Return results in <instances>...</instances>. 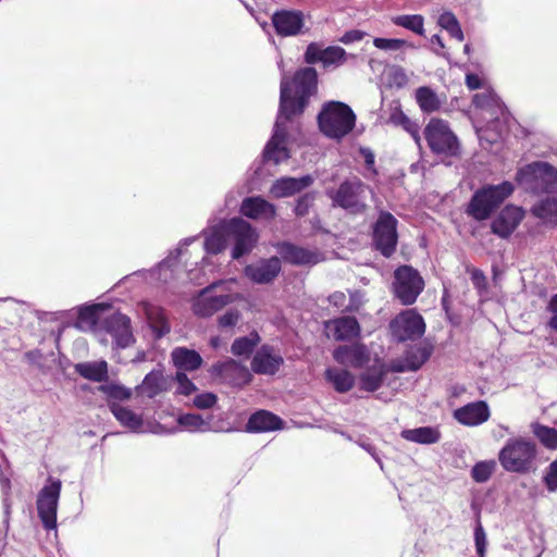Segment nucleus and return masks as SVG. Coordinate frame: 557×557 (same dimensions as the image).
<instances>
[{
  "label": "nucleus",
  "mask_w": 557,
  "mask_h": 557,
  "mask_svg": "<svg viewBox=\"0 0 557 557\" xmlns=\"http://www.w3.org/2000/svg\"><path fill=\"white\" fill-rule=\"evenodd\" d=\"M317 86V72L312 67L299 70L289 84L286 76L281 81L280 111L274 125V132L267 144L263 158L278 164L289 158L287 148L286 125L292 116L300 114L309 97Z\"/></svg>",
  "instance_id": "f257e3e1"
},
{
  "label": "nucleus",
  "mask_w": 557,
  "mask_h": 557,
  "mask_svg": "<svg viewBox=\"0 0 557 557\" xmlns=\"http://www.w3.org/2000/svg\"><path fill=\"white\" fill-rule=\"evenodd\" d=\"M536 445L525 437H511L498 453L500 466L508 472L528 473L533 469Z\"/></svg>",
  "instance_id": "f03ea898"
},
{
  "label": "nucleus",
  "mask_w": 557,
  "mask_h": 557,
  "mask_svg": "<svg viewBox=\"0 0 557 557\" xmlns=\"http://www.w3.org/2000/svg\"><path fill=\"white\" fill-rule=\"evenodd\" d=\"M513 190V184L507 181L497 185H484L473 194L467 213L476 221L487 220Z\"/></svg>",
  "instance_id": "7ed1b4c3"
},
{
  "label": "nucleus",
  "mask_w": 557,
  "mask_h": 557,
  "mask_svg": "<svg viewBox=\"0 0 557 557\" xmlns=\"http://www.w3.org/2000/svg\"><path fill=\"white\" fill-rule=\"evenodd\" d=\"M318 123L325 136L341 139L352 131L356 115L347 104L331 101L323 106L318 116Z\"/></svg>",
  "instance_id": "20e7f679"
},
{
  "label": "nucleus",
  "mask_w": 557,
  "mask_h": 557,
  "mask_svg": "<svg viewBox=\"0 0 557 557\" xmlns=\"http://www.w3.org/2000/svg\"><path fill=\"white\" fill-rule=\"evenodd\" d=\"M517 182L533 191H557V169L546 162H533L517 173Z\"/></svg>",
  "instance_id": "39448f33"
},
{
  "label": "nucleus",
  "mask_w": 557,
  "mask_h": 557,
  "mask_svg": "<svg viewBox=\"0 0 557 557\" xmlns=\"http://www.w3.org/2000/svg\"><path fill=\"white\" fill-rule=\"evenodd\" d=\"M473 104L476 109L486 112L493 120L486 127H481L474 124L482 147L487 148L502 138V132L496 129L497 122L495 120L497 119L498 113L502 112L503 108L496 95L491 90H485L474 95Z\"/></svg>",
  "instance_id": "423d86ee"
},
{
  "label": "nucleus",
  "mask_w": 557,
  "mask_h": 557,
  "mask_svg": "<svg viewBox=\"0 0 557 557\" xmlns=\"http://www.w3.org/2000/svg\"><path fill=\"white\" fill-rule=\"evenodd\" d=\"M424 136L431 150L438 154L456 156L459 143L447 122L431 119L424 129Z\"/></svg>",
  "instance_id": "0eeeda50"
},
{
  "label": "nucleus",
  "mask_w": 557,
  "mask_h": 557,
  "mask_svg": "<svg viewBox=\"0 0 557 557\" xmlns=\"http://www.w3.org/2000/svg\"><path fill=\"white\" fill-rule=\"evenodd\" d=\"M394 293L399 301L412 305L424 288V281L417 270L409 265H403L394 274Z\"/></svg>",
  "instance_id": "6e6552de"
},
{
  "label": "nucleus",
  "mask_w": 557,
  "mask_h": 557,
  "mask_svg": "<svg viewBox=\"0 0 557 557\" xmlns=\"http://www.w3.org/2000/svg\"><path fill=\"white\" fill-rule=\"evenodd\" d=\"M62 483L60 480L49 478L47 484L40 490L37 497L38 516L47 530L57 528V510Z\"/></svg>",
  "instance_id": "1a4fd4ad"
},
{
  "label": "nucleus",
  "mask_w": 557,
  "mask_h": 557,
  "mask_svg": "<svg viewBox=\"0 0 557 557\" xmlns=\"http://www.w3.org/2000/svg\"><path fill=\"white\" fill-rule=\"evenodd\" d=\"M367 194H372V191L360 180L355 178L341 184L334 196V201L339 207L358 213L366 209Z\"/></svg>",
  "instance_id": "9d476101"
},
{
  "label": "nucleus",
  "mask_w": 557,
  "mask_h": 557,
  "mask_svg": "<svg viewBox=\"0 0 557 557\" xmlns=\"http://www.w3.org/2000/svg\"><path fill=\"white\" fill-rule=\"evenodd\" d=\"M230 238L234 240L232 258L238 259L249 253L258 242L257 231L240 218H233L226 222Z\"/></svg>",
  "instance_id": "9b49d317"
},
{
  "label": "nucleus",
  "mask_w": 557,
  "mask_h": 557,
  "mask_svg": "<svg viewBox=\"0 0 557 557\" xmlns=\"http://www.w3.org/2000/svg\"><path fill=\"white\" fill-rule=\"evenodd\" d=\"M110 410L121 425L127 428L132 432L154 434H165L170 432L161 424L150 420H144L140 414L117 403H111Z\"/></svg>",
  "instance_id": "f8f14e48"
},
{
  "label": "nucleus",
  "mask_w": 557,
  "mask_h": 557,
  "mask_svg": "<svg viewBox=\"0 0 557 557\" xmlns=\"http://www.w3.org/2000/svg\"><path fill=\"white\" fill-rule=\"evenodd\" d=\"M391 332L400 342L416 339L425 332L423 318L413 309L404 310L389 324Z\"/></svg>",
  "instance_id": "ddd939ff"
},
{
  "label": "nucleus",
  "mask_w": 557,
  "mask_h": 557,
  "mask_svg": "<svg viewBox=\"0 0 557 557\" xmlns=\"http://www.w3.org/2000/svg\"><path fill=\"white\" fill-rule=\"evenodd\" d=\"M195 238L185 239L175 252H171L170 256L164 259L159 265L150 271H146L145 278L151 284L168 283L174 277L176 272L177 260L184 259V267H188L187 247L194 243Z\"/></svg>",
  "instance_id": "4468645a"
},
{
  "label": "nucleus",
  "mask_w": 557,
  "mask_h": 557,
  "mask_svg": "<svg viewBox=\"0 0 557 557\" xmlns=\"http://www.w3.org/2000/svg\"><path fill=\"white\" fill-rule=\"evenodd\" d=\"M397 220L388 212H381L374 227V243L376 248L389 257L397 245Z\"/></svg>",
  "instance_id": "2eb2a0df"
},
{
  "label": "nucleus",
  "mask_w": 557,
  "mask_h": 557,
  "mask_svg": "<svg viewBox=\"0 0 557 557\" xmlns=\"http://www.w3.org/2000/svg\"><path fill=\"white\" fill-rule=\"evenodd\" d=\"M104 329L114 341L116 347L126 348L135 342L131 329V319L122 313H114L103 320Z\"/></svg>",
  "instance_id": "dca6fc26"
},
{
  "label": "nucleus",
  "mask_w": 557,
  "mask_h": 557,
  "mask_svg": "<svg viewBox=\"0 0 557 557\" xmlns=\"http://www.w3.org/2000/svg\"><path fill=\"white\" fill-rule=\"evenodd\" d=\"M333 358L342 366L363 368L371 362L372 357L366 345L356 343L336 347L333 350Z\"/></svg>",
  "instance_id": "f3484780"
},
{
  "label": "nucleus",
  "mask_w": 557,
  "mask_h": 557,
  "mask_svg": "<svg viewBox=\"0 0 557 557\" xmlns=\"http://www.w3.org/2000/svg\"><path fill=\"white\" fill-rule=\"evenodd\" d=\"M453 416L460 424L473 428L490 420L491 409L485 400H476L457 408Z\"/></svg>",
  "instance_id": "a211bd4d"
},
{
  "label": "nucleus",
  "mask_w": 557,
  "mask_h": 557,
  "mask_svg": "<svg viewBox=\"0 0 557 557\" xmlns=\"http://www.w3.org/2000/svg\"><path fill=\"white\" fill-rule=\"evenodd\" d=\"M138 317L144 318L157 338L170 332V324L164 310L149 301H141L136 306Z\"/></svg>",
  "instance_id": "6ab92c4d"
},
{
  "label": "nucleus",
  "mask_w": 557,
  "mask_h": 557,
  "mask_svg": "<svg viewBox=\"0 0 557 557\" xmlns=\"http://www.w3.org/2000/svg\"><path fill=\"white\" fill-rule=\"evenodd\" d=\"M305 59L307 63L321 62L323 66H338L346 60V51L337 46L323 49L319 44L312 42L308 46Z\"/></svg>",
  "instance_id": "aec40b11"
},
{
  "label": "nucleus",
  "mask_w": 557,
  "mask_h": 557,
  "mask_svg": "<svg viewBox=\"0 0 557 557\" xmlns=\"http://www.w3.org/2000/svg\"><path fill=\"white\" fill-rule=\"evenodd\" d=\"M524 218V211L517 206H506L493 220L492 232L506 238L512 234Z\"/></svg>",
  "instance_id": "412c9836"
},
{
  "label": "nucleus",
  "mask_w": 557,
  "mask_h": 557,
  "mask_svg": "<svg viewBox=\"0 0 557 557\" xmlns=\"http://www.w3.org/2000/svg\"><path fill=\"white\" fill-rule=\"evenodd\" d=\"M272 24L282 37L297 36L305 25L304 14L300 11L282 10L273 14Z\"/></svg>",
  "instance_id": "4be33fe9"
},
{
  "label": "nucleus",
  "mask_w": 557,
  "mask_h": 557,
  "mask_svg": "<svg viewBox=\"0 0 557 557\" xmlns=\"http://www.w3.org/2000/svg\"><path fill=\"white\" fill-rule=\"evenodd\" d=\"M278 252L285 261L296 265H314L323 260L320 251L289 243L282 244Z\"/></svg>",
  "instance_id": "5701e85b"
},
{
  "label": "nucleus",
  "mask_w": 557,
  "mask_h": 557,
  "mask_svg": "<svg viewBox=\"0 0 557 557\" xmlns=\"http://www.w3.org/2000/svg\"><path fill=\"white\" fill-rule=\"evenodd\" d=\"M281 271V261L276 257L260 260L245 268L246 276L257 284L272 282Z\"/></svg>",
  "instance_id": "b1692460"
},
{
  "label": "nucleus",
  "mask_w": 557,
  "mask_h": 557,
  "mask_svg": "<svg viewBox=\"0 0 557 557\" xmlns=\"http://www.w3.org/2000/svg\"><path fill=\"white\" fill-rule=\"evenodd\" d=\"M325 333L335 341H348L359 336L360 325L355 318L342 317L325 322Z\"/></svg>",
  "instance_id": "393cba45"
},
{
  "label": "nucleus",
  "mask_w": 557,
  "mask_h": 557,
  "mask_svg": "<svg viewBox=\"0 0 557 557\" xmlns=\"http://www.w3.org/2000/svg\"><path fill=\"white\" fill-rule=\"evenodd\" d=\"M211 372L213 375L233 385L245 384L250 377L248 369L232 359L214 364Z\"/></svg>",
  "instance_id": "a878e982"
},
{
  "label": "nucleus",
  "mask_w": 557,
  "mask_h": 557,
  "mask_svg": "<svg viewBox=\"0 0 557 557\" xmlns=\"http://www.w3.org/2000/svg\"><path fill=\"white\" fill-rule=\"evenodd\" d=\"M359 374V386L367 392H374L382 385L386 374L385 363L377 357L371 358V362L366 364Z\"/></svg>",
  "instance_id": "bb28decb"
},
{
  "label": "nucleus",
  "mask_w": 557,
  "mask_h": 557,
  "mask_svg": "<svg viewBox=\"0 0 557 557\" xmlns=\"http://www.w3.org/2000/svg\"><path fill=\"white\" fill-rule=\"evenodd\" d=\"M313 183V178L310 175H305L299 178L295 177H282L280 180H276L271 188L270 194L274 198H285L290 197L308 186H310Z\"/></svg>",
  "instance_id": "cd10ccee"
},
{
  "label": "nucleus",
  "mask_w": 557,
  "mask_h": 557,
  "mask_svg": "<svg viewBox=\"0 0 557 557\" xmlns=\"http://www.w3.org/2000/svg\"><path fill=\"white\" fill-rule=\"evenodd\" d=\"M240 213L252 220H271L275 216V207L259 196L248 197L242 202Z\"/></svg>",
  "instance_id": "c85d7f7f"
},
{
  "label": "nucleus",
  "mask_w": 557,
  "mask_h": 557,
  "mask_svg": "<svg viewBox=\"0 0 557 557\" xmlns=\"http://www.w3.org/2000/svg\"><path fill=\"white\" fill-rule=\"evenodd\" d=\"M227 221H221L219 224L210 226L203 232V248L208 255H216L223 251L230 238Z\"/></svg>",
  "instance_id": "c756f323"
},
{
  "label": "nucleus",
  "mask_w": 557,
  "mask_h": 557,
  "mask_svg": "<svg viewBox=\"0 0 557 557\" xmlns=\"http://www.w3.org/2000/svg\"><path fill=\"white\" fill-rule=\"evenodd\" d=\"M237 282L234 278L214 282L211 285L203 288L199 292L198 296L193 301V311L198 317H210L214 312H207V310H211V300L210 293L215 292L216 289H230L231 285H236Z\"/></svg>",
  "instance_id": "7c9ffc66"
},
{
  "label": "nucleus",
  "mask_w": 557,
  "mask_h": 557,
  "mask_svg": "<svg viewBox=\"0 0 557 557\" xmlns=\"http://www.w3.org/2000/svg\"><path fill=\"white\" fill-rule=\"evenodd\" d=\"M283 358L270 347H261L255 355L251 368L256 373L274 374L281 367Z\"/></svg>",
  "instance_id": "2f4dec72"
},
{
  "label": "nucleus",
  "mask_w": 557,
  "mask_h": 557,
  "mask_svg": "<svg viewBox=\"0 0 557 557\" xmlns=\"http://www.w3.org/2000/svg\"><path fill=\"white\" fill-rule=\"evenodd\" d=\"M104 308L102 304L81 307L75 326L82 331H94L98 334V323L102 320L101 313Z\"/></svg>",
  "instance_id": "473e14b6"
},
{
  "label": "nucleus",
  "mask_w": 557,
  "mask_h": 557,
  "mask_svg": "<svg viewBox=\"0 0 557 557\" xmlns=\"http://www.w3.org/2000/svg\"><path fill=\"white\" fill-rule=\"evenodd\" d=\"M283 428V421L275 414L260 410L253 413L246 425L249 432H270Z\"/></svg>",
  "instance_id": "72a5a7b5"
},
{
  "label": "nucleus",
  "mask_w": 557,
  "mask_h": 557,
  "mask_svg": "<svg viewBox=\"0 0 557 557\" xmlns=\"http://www.w3.org/2000/svg\"><path fill=\"white\" fill-rule=\"evenodd\" d=\"M325 380L338 393L350 391L356 382V377L350 371L337 367H329L325 370Z\"/></svg>",
  "instance_id": "f704fd0d"
},
{
  "label": "nucleus",
  "mask_w": 557,
  "mask_h": 557,
  "mask_svg": "<svg viewBox=\"0 0 557 557\" xmlns=\"http://www.w3.org/2000/svg\"><path fill=\"white\" fill-rule=\"evenodd\" d=\"M171 357L178 372L197 370L202 363V358L197 351L185 347L175 348Z\"/></svg>",
  "instance_id": "c9c22d12"
},
{
  "label": "nucleus",
  "mask_w": 557,
  "mask_h": 557,
  "mask_svg": "<svg viewBox=\"0 0 557 557\" xmlns=\"http://www.w3.org/2000/svg\"><path fill=\"white\" fill-rule=\"evenodd\" d=\"M430 357V351L425 347H413L409 349L404 359L395 366L399 372L418 370Z\"/></svg>",
  "instance_id": "e433bc0d"
},
{
  "label": "nucleus",
  "mask_w": 557,
  "mask_h": 557,
  "mask_svg": "<svg viewBox=\"0 0 557 557\" xmlns=\"http://www.w3.org/2000/svg\"><path fill=\"white\" fill-rule=\"evenodd\" d=\"M75 370L83 377L95 382L106 381L108 376V364L103 360L77 363Z\"/></svg>",
  "instance_id": "4c0bfd02"
},
{
  "label": "nucleus",
  "mask_w": 557,
  "mask_h": 557,
  "mask_svg": "<svg viewBox=\"0 0 557 557\" xmlns=\"http://www.w3.org/2000/svg\"><path fill=\"white\" fill-rule=\"evenodd\" d=\"M166 388V379L161 371H151L148 373L138 391L141 395L149 398L154 397Z\"/></svg>",
  "instance_id": "58836bf2"
},
{
  "label": "nucleus",
  "mask_w": 557,
  "mask_h": 557,
  "mask_svg": "<svg viewBox=\"0 0 557 557\" xmlns=\"http://www.w3.org/2000/svg\"><path fill=\"white\" fill-rule=\"evenodd\" d=\"M531 211L545 224L557 225V198L541 200L532 207Z\"/></svg>",
  "instance_id": "ea45409f"
},
{
  "label": "nucleus",
  "mask_w": 557,
  "mask_h": 557,
  "mask_svg": "<svg viewBox=\"0 0 557 557\" xmlns=\"http://www.w3.org/2000/svg\"><path fill=\"white\" fill-rule=\"evenodd\" d=\"M401 436L407 441L419 444H433L436 443L441 437L437 429L431 426L404 430L401 432Z\"/></svg>",
  "instance_id": "a19ab883"
},
{
  "label": "nucleus",
  "mask_w": 557,
  "mask_h": 557,
  "mask_svg": "<svg viewBox=\"0 0 557 557\" xmlns=\"http://www.w3.org/2000/svg\"><path fill=\"white\" fill-rule=\"evenodd\" d=\"M242 298V295L237 292V284L231 285L230 289H216L215 292L210 293L211 300V310H207V312H216L223 307L238 300Z\"/></svg>",
  "instance_id": "79ce46f5"
},
{
  "label": "nucleus",
  "mask_w": 557,
  "mask_h": 557,
  "mask_svg": "<svg viewBox=\"0 0 557 557\" xmlns=\"http://www.w3.org/2000/svg\"><path fill=\"white\" fill-rule=\"evenodd\" d=\"M416 101L423 112L431 113L441 107V100L430 87L423 86L416 90Z\"/></svg>",
  "instance_id": "37998d69"
},
{
  "label": "nucleus",
  "mask_w": 557,
  "mask_h": 557,
  "mask_svg": "<svg viewBox=\"0 0 557 557\" xmlns=\"http://www.w3.org/2000/svg\"><path fill=\"white\" fill-rule=\"evenodd\" d=\"M373 46L384 52H403L406 49H414V45L400 38L376 37L373 39Z\"/></svg>",
  "instance_id": "c03bdc74"
},
{
  "label": "nucleus",
  "mask_w": 557,
  "mask_h": 557,
  "mask_svg": "<svg viewBox=\"0 0 557 557\" xmlns=\"http://www.w3.org/2000/svg\"><path fill=\"white\" fill-rule=\"evenodd\" d=\"M178 424L188 432H207L210 430V422L199 414L186 413L177 419Z\"/></svg>",
  "instance_id": "a18cd8bd"
},
{
  "label": "nucleus",
  "mask_w": 557,
  "mask_h": 557,
  "mask_svg": "<svg viewBox=\"0 0 557 557\" xmlns=\"http://www.w3.org/2000/svg\"><path fill=\"white\" fill-rule=\"evenodd\" d=\"M393 24L409 29L418 35L424 34V18L420 14L397 15L392 17Z\"/></svg>",
  "instance_id": "49530a36"
},
{
  "label": "nucleus",
  "mask_w": 557,
  "mask_h": 557,
  "mask_svg": "<svg viewBox=\"0 0 557 557\" xmlns=\"http://www.w3.org/2000/svg\"><path fill=\"white\" fill-rule=\"evenodd\" d=\"M532 432L536 438L548 449L557 448V430L540 423L532 424Z\"/></svg>",
  "instance_id": "de8ad7c7"
},
{
  "label": "nucleus",
  "mask_w": 557,
  "mask_h": 557,
  "mask_svg": "<svg viewBox=\"0 0 557 557\" xmlns=\"http://www.w3.org/2000/svg\"><path fill=\"white\" fill-rule=\"evenodd\" d=\"M438 25L458 41L463 40V33L456 16L451 12H444L440 15Z\"/></svg>",
  "instance_id": "09e8293b"
},
{
  "label": "nucleus",
  "mask_w": 557,
  "mask_h": 557,
  "mask_svg": "<svg viewBox=\"0 0 557 557\" xmlns=\"http://www.w3.org/2000/svg\"><path fill=\"white\" fill-rule=\"evenodd\" d=\"M260 338L257 333L249 336L237 338L232 345V352L236 356H249Z\"/></svg>",
  "instance_id": "8fccbe9b"
},
{
  "label": "nucleus",
  "mask_w": 557,
  "mask_h": 557,
  "mask_svg": "<svg viewBox=\"0 0 557 557\" xmlns=\"http://www.w3.org/2000/svg\"><path fill=\"white\" fill-rule=\"evenodd\" d=\"M496 469L494 460H484L475 463L471 470L472 479L478 483L486 482Z\"/></svg>",
  "instance_id": "3c124183"
},
{
  "label": "nucleus",
  "mask_w": 557,
  "mask_h": 557,
  "mask_svg": "<svg viewBox=\"0 0 557 557\" xmlns=\"http://www.w3.org/2000/svg\"><path fill=\"white\" fill-rule=\"evenodd\" d=\"M385 74L391 87L404 88L409 83V76L406 70L399 65L389 66Z\"/></svg>",
  "instance_id": "603ef678"
},
{
  "label": "nucleus",
  "mask_w": 557,
  "mask_h": 557,
  "mask_svg": "<svg viewBox=\"0 0 557 557\" xmlns=\"http://www.w3.org/2000/svg\"><path fill=\"white\" fill-rule=\"evenodd\" d=\"M392 120L400 124L414 139L417 145H420V135L419 127L416 123H413L408 116H406L401 111L397 112L392 116Z\"/></svg>",
  "instance_id": "864d4df0"
},
{
  "label": "nucleus",
  "mask_w": 557,
  "mask_h": 557,
  "mask_svg": "<svg viewBox=\"0 0 557 557\" xmlns=\"http://www.w3.org/2000/svg\"><path fill=\"white\" fill-rule=\"evenodd\" d=\"M392 120L400 124L414 139L417 145H420V135L419 127L416 123H413L408 116H406L401 111L397 112L392 116Z\"/></svg>",
  "instance_id": "5fc2aeb1"
},
{
  "label": "nucleus",
  "mask_w": 557,
  "mask_h": 557,
  "mask_svg": "<svg viewBox=\"0 0 557 557\" xmlns=\"http://www.w3.org/2000/svg\"><path fill=\"white\" fill-rule=\"evenodd\" d=\"M543 482L549 493L557 492V459L545 469Z\"/></svg>",
  "instance_id": "6e6d98bb"
},
{
  "label": "nucleus",
  "mask_w": 557,
  "mask_h": 557,
  "mask_svg": "<svg viewBox=\"0 0 557 557\" xmlns=\"http://www.w3.org/2000/svg\"><path fill=\"white\" fill-rule=\"evenodd\" d=\"M100 389L106 393L109 397L124 400L128 399L132 395L131 391L126 387L117 384L103 385Z\"/></svg>",
  "instance_id": "4d7b16f0"
},
{
  "label": "nucleus",
  "mask_w": 557,
  "mask_h": 557,
  "mask_svg": "<svg viewBox=\"0 0 557 557\" xmlns=\"http://www.w3.org/2000/svg\"><path fill=\"white\" fill-rule=\"evenodd\" d=\"M330 302L337 309L344 311H357L360 308V302L357 305H347V296L342 292H336L330 296Z\"/></svg>",
  "instance_id": "13d9d810"
},
{
  "label": "nucleus",
  "mask_w": 557,
  "mask_h": 557,
  "mask_svg": "<svg viewBox=\"0 0 557 557\" xmlns=\"http://www.w3.org/2000/svg\"><path fill=\"white\" fill-rule=\"evenodd\" d=\"M474 542L478 556L484 557L487 547V539L486 533L480 522H478L474 530Z\"/></svg>",
  "instance_id": "bf43d9fd"
},
{
  "label": "nucleus",
  "mask_w": 557,
  "mask_h": 557,
  "mask_svg": "<svg viewBox=\"0 0 557 557\" xmlns=\"http://www.w3.org/2000/svg\"><path fill=\"white\" fill-rule=\"evenodd\" d=\"M177 392L183 395H190L196 391L195 384L187 377L184 372L176 373Z\"/></svg>",
  "instance_id": "052dcab7"
},
{
  "label": "nucleus",
  "mask_w": 557,
  "mask_h": 557,
  "mask_svg": "<svg viewBox=\"0 0 557 557\" xmlns=\"http://www.w3.org/2000/svg\"><path fill=\"white\" fill-rule=\"evenodd\" d=\"M216 396L212 393L199 394L194 399V405L199 409H208L214 406Z\"/></svg>",
  "instance_id": "680f3d73"
},
{
  "label": "nucleus",
  "mask_w": 557,
  "mask_h": 557,
  "mask_svg": "<svg viewBox=\"0 0 557 557\" xmlns=\"http://www.w3.org/2000/svg\"><path fill=\"white\" fill-rule=\"evenodd\" d=\"M239 317L238 310H228L219 318V324L222 327H232L237 324Z\"/></svg>",
  "instance_id": "e2e57ef3"
},
{
  "label": "nucleus",
  "mask_w": 557,
  "mask_h": 557,
  "mask_svg": "<svg viewBox=\"0 0 557 557\" xmlns=\"http://www.w3.org/2000/svg\"><path fill=\"white\" fill-rule=\"evenodd\" d=\"M548 311L550 313V318L548 320L547 327L557 333V294L550 299Z\"/></svg>",
  "instance_id": "0e129e2a"
},
{
  "label": "nucleus",
  "mask_w": 557,
  "mask_h": 557,
  "mask_svg": "<svg viewBox=\"0 0 557 557\" xmlns=\"http://www.w3.org/2000/svg\"><path fill=\"white\" fill-rule=\"evenodd\" d=\"M359 152L364 160L368 171H370L372 175H375L376 171L374 169V154L372 151L368 148H360Z\"/></svg>",
  "instance_id": "69168bd1"
},
{
  "label": "nucleus",
  "mask_w": 557,
  "mask_h": 557,
  "mask_svg": "<svg viewBox=\"0 0 557 557\" xmlns=\"http://www.w3.org/2000/svg\"><path fill=\"white\" fill-rule=\"evenodd\" d=\"M363 36H364V33L361 30H350V32L345 33L342 36V38L339 39V41L347 45V44H350L354 41L361 40L363 38Z\"/></svg>",
  "instance_id": "338daca9"
},
{
  "label": "nucleus",
  "mask_w": 557,
  "mask_h": 557,
  "mask_svg": "<svg viewBox=\"0 0 557 557\" xmlns=\"http://www.w3.org/2000/svg\"><path fill=\"white\" fill-rule=\"evenodd\" d=\"M311 205V197L306 195L297 201L295 211L298 215H305L308 212V208Z\"/></svg>",
  "instance_id": "774afa93"
}]
</instances>
